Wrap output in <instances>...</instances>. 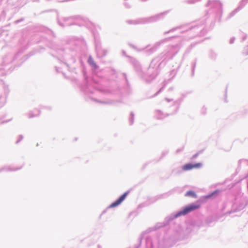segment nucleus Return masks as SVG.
Segmentation results:
<instances>
[{
    "label": "nucleus",
    "mask_w": 248,
    "mask_h": 248,
    "mask_svg": "<svg viewBox=\"0 0 248 248\" xmlns=\"http://www.w3.org/2000/svg\"><path fill=\"white\" fill-rule=\"evenodd\" d=\"M128 192H125L124 193L118 200L115 202H112L110 205V208H113L118 206L121 203V202L125 199L126 197L128 195Z\"/></svg>",
    "instance_id": "7ed1b4c3"
},
{
    "label": "nucleus",
    "mask_w": 248,
    "mask_h": 248,
    "mask_svg": "<svg viewBox=\"0 0 248 248\" xmlns=\"http://www.w3.org/2000/svg\"><path fill=\"white\" fill-rule=\"evenodd\" d=\"M200 207V205H190L186 206L182 211H180L175 215L176 217H178L180 216H184L188 214V213L196 210Z\"/></svg>",
    "instance_id": "f257e3e1"
},
{
    "label": "nucleus",
    "mask_w": 248,
    "mask_h": 248,
    "mask_svg": "<svg viewBox=\"0 0 248 248\" xmlns=\"http://www.w3.org/2000/svg\"><path fill=\"white\" fill-rule=\"evenodd\" d=\"M185 196L187 197H192L193 198H196L197 196L196 193L192 191H188L186 194Z\"/></svg>",
    "instance_id": "20e7f679"
},
{
    "label": "nucleus",
    "mask_w": 248,
    "mask_h": 248,
    "mask_svg": "<svg viewBox=\"0 0 248 248\" xmlns=\"http://www.w3.org/2000/svg\"><path fill=\"white\" fill-rule=\"evenodd\" d=\"M196 156H197V155H194L193 156V157H196Z\"/></svg>",
    "instance_id": "39448f33"
},
{
    "label": "nucleus",
    "mask_w": 248,
    "mask_h": 248,
    "mask_svg": "<svg viewBox=\"0 0 248 248\" xmlns=\"http://www.w3.org/2000/svg\"><path fill=\"white\" fill-rule=\"evenodd\" d=\"M202 166V163L200 162L195 164L187 163L182 166V169L183 171H188L194 169L201 168Z\"/></svg>",
    "instance_id": "f03ea898"
}]
</instances>
